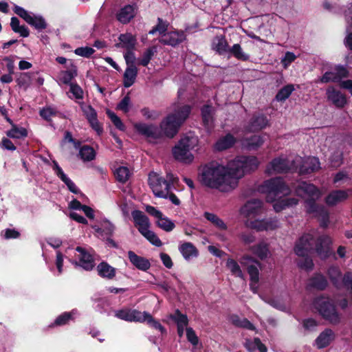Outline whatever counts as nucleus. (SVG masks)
<instances>
[{"instance_id": "1", "label": "nucleus", "mask_w": 352, "mask_h": 352, "mask_svg": "<svg viewBox=\"0 0 352 352\" xmlns=\"http://www.w3.org/2000/svg\"><path fill=\"white\" fill-rule=\"evenodd\" d=\"M258 165V158L252 155L237 156L227 166L212 161L202 166L198 178L205 186L227 191L234 188L232 183L236 185L238 179L256 170Z\"/></svg>"}, {"instance_id": "2", "label": "nucleus", "mask_w": 352, "mask_h": 352, "mask_svg": "<svg viewBox=\"0 0 352 352\" xmlns=\"http://www.w3.org/2000/svg\"><path fill=\"white\" fill-rule=\"evenodd\" d=\"M191 112V107L183 105L168 114L160 123L162 136L173 138L179 131L180 126L187 120Z\"/></svg>"}, {"instance_id": "3", "label": "nucleus", "mask_w": 352, "mask_h": 352, "mask_svg": "<svg viewBox=\"0 0 352 352\" xmlns=\"http://www.w3.org/2000/svg\"><path fill=\"white\" fill-rule=\"evenodd\" d=\"M314 309L322 319L331 324H338L341 321V315L338 312L334 300L324 294L316 297L313 301Z\"/></svg>"}, {"instance_id": "4", "label": "nucleus", "mask_w": 352, "mask_h": 352, "mask_svg": "<svg viewBox=\"0 0 352 352\" xmlns=\"http://www.w3.org/2000/svg\"><path fill=\"white\" fill-rule=\"evenodd\" d=\"M198 142L196 138L186 136L182 138L173 148L174 158L179 162L190 164L193 161L194 156L190 151L194 149Z\"/></svg>"}, {"instance_id": "5", "label": "nucleus", "mask_w": 352, "mask_h": 352, "mask_svg": "<svg viewBox=\"0 0 352 352\" xmlns=\"http://www.w3.org/2000/svg\"><path fill=\"white\" fill-rule=\"evenodd\" d=\"M298 166L294 160L289 161L286 158L276 157L273 159L267 167L269 173H287L297 172Z\"/></svg>"}, {"instance_id": "6", "label": "nucleus", "mask_w": 352, "mask_h": 352, "mask_svg": "<svg viewBox=\"0 0 352 352\" xmlns=\"http://www.w3.org/2000/svg\"><path fill=\"white\" fill-rule=\"evenodd\" d=\"M263 187L265 191L268 194L267 198L271 195L277 196L280 194H285L288 191V188L283 179L280 177L271 178L264 182Z\"/></svg>"}, {"instance_id": "7", "label": "nucleus", "mask_w": 352, "mask_h": 352, "mask_svg": "<svg viewBox=\"0 0 352 352\" xmlns=\"http://www.w3.org/2000/svg\"><path fill=\"white\" fill-rule=\"evenodd\" d=\"M316 197H309L305 200L306 211L309 214H314L316 216L321 217L322 219L321 226L326 228L329 221V212L323 206L316 204Z\"/></svg>"}, {"instance_id": "8", "label": "nucleus", "mask_w": 352, "mask_h": 352, "mask_svg": "<svg viewBox=\"0 0 352 352\" xmlns=\"http://www.w3.org/2000/svg\"><path fill=\"white\" fill-rule=\"evenodd\" d=\"M314 236L310 234H302L295 243L294 252L298 256H305L313 250Z\"/></svg>"}, {"instance_id": "9", "label": "nucleus", "mask_w": 352, "mask_h": 352, "mask_svg": "<svg viewBox=\"0 0 352 352\" xmlns=\"http://www.w3.org/2000/svg\"><path fill=\"white\" fill-rule=\"evenodd\" d=\"M331 238L327 234L319 236L316 241L315 250L318 256L322 259H326L331 255Z\"/></svg>"}, {"instance_id": "10", "label": "nucleus", "mask_w": 352, "mask_h": 352, "mask_svg": "<svg viewBox=\"0 0 352 352\" xmlns=\"http://www.w3.org/2000/svg\"><path fill=\"white\" fill-rule=\"evenodd\" d=\"M134 128L139 134L146 138L157 140L162 138L161 130L155 124L139 122L135 124Z\"/></svg>"}, {"instance_id": "11", "label": "nucleus", "mask_w": 352, "mask_h": 352, "mask_svg": "<svg viewBox=\"0 0 352 352\" xmlns=\"http://www.w3.org/2000/svg\"><path fill=\"white\" fill-rule=\"evenodd\" d=\"M186 40V36L183 30H174L167 32L159 42L164 45L175 47Z\"/></svg>"}, {"instance_id": "12", "label": "nucleus", "mask_w": 352, "mask_h": 352, "mask_svg": "<svg viewBox=\"0 0 352 352\" xmlns=\"http://www.w3.org/2000/svg\"><path fill=\"white\" fill-rule=\"evenodd\" d=\"M326 96L327 100L338 109H342L347 103L346 96L333 86L327 89Z\"/></svg>"}, {"instance_id": "13", "label": "nucleus", "mask_w": 352, "mask_h": 352, "mask_svg": "<svg viewBox=\"0 0 352 352\" xmlns=\"http://www.w3.org/2000/svg\"><path fill=\"white\" fill-rule=\"evenodd\" d=\"M294 190L296 195L301 197L308 196L309 197L318 198L320 195L318 188L313 184L307 182H299L295 186Z\"/></svg>"}, {"instance_id": "14", "label": "nucleus", "mask_w": 352, "mask_h": 352, "mask_svg": "<svg viewBox=\"0 0 352 352\" xmlns=\"http://www.w3.org/2000/svg\"><path fill=\"white\" fill-rule=\"evenodd\" d=\"M144 311L141 312L136 309H122L116 312L115 316L121 320L127 322H144L143 318Z\"/></svg>"}, {"instance_id": "15", "label": "nucleus", "mask_w": 352, "mask_h": 352, "mask_svg": "<svg viewBox=\"0 0 352 352\" xmlns=\"http://www.w3.org/2000/svg\"><path fill=\"white\" fill-rule=\"evenodd\" d=\"M319 159L316 157H309L302 161L298 166L297 171L300 175H308L318 171L320 168Z\"/></svg>"}, {"instance_id": "16", "label": "nucleus", "mask_w": 352, "mask_h": 352, "mask_svg": "<svg viewBox=\"0 0 352 352\" xmlns=\"http://www.w3.org/2000/svg\"><path fill=\"white\" fill-rule=\"evenodd\" d=\"M76 250L79 252V261L78 262H76V265L82 267L87 271L91 270L95 265L93 256L82 247L78 246Z\"/></svg>"}, {"instance_id": "17", "label": "nucleus", "mask_w": 352, "mask_h": 352, "mask_svg": "<svg viewBox=\"0 0 352 352\" xmlns=\"http://www.w3.org/2000/svg\"><path fill=\"white\" fill-rule=\"evenodd\" d=\"M263 203L258 199H252L247 201L243 207V212L245 213L248 217H254L261 214L263 211Z\"/></svg>"}, {"instance_id": "18", "label": "nucleus", "mask_w": 352, "mask_h": 352, "mask_svg": "<svg viewBox=\"0 0 352 352\" xmlns=\"http://www.w3.org/2000/svg\"><path fill=\"white\" fill-rule=\"evenodd\" d=\"M336 335L329 328L322 331L315 340V344L318 349L327 347L335 340Z\"/></svg>"}, {"instance_id": "19", "label": "nucleus", "mask_w": 352, "mask_h": 352, "mask_svg": "<svg viewBox=\"0 0 352 352\" xmlns=\"http://www.w3.org/2000/svg\"><path fill=\"white\" fill-rule=\"evenodd\" d=\"M265 140L261 135H252L241 139V144L243 148L248 151H256L260 148Z\"/></svg>"}, {"instance_id": "20", "label": "nucleus", "mask_w": 352, "mask_h": 352, "mask_svg": "<svg viewBox=\"0 0 352 352\" xmlns=\"http://www.w3.org/2000/svg\"><path fill=\"white\" fill-rule=\"evenodd\" d=\"M212 50L219 55H225L228 53L230 47L225 35H216L212 41Z\"/></svg>"}, {"instance_id": "21", "label": "nucleus", "mask_w": 352, "mask_h": 352, "mask_svg": "<svg viewBox=\"0 0 352 352\" xmlns=\"http://www.w3.org/2000/svg\"><path fill=\"white\" fill-rule=\"evenodd\" d=\"M268 120L264 114H254L251 118L247 129L250 131H260L266 127Z\"/></svg>"}, {"instance_id": "22", "label": "nucleus", "mask_w": 352, "mask_h": 352, "mask_svg": "<svg viewBox=\"0 0 352 352\" xmlns=\"http://www.w3.org/2000/svg\"><path fill=\"white\" fill-rule=\"evenodd\" d=\"M128 257L130 262L140 270L146 272L151 267V263L147 258L138 256L131 250L128 252Z\"/></svg>"}, {"instance_id": "23", "label": "nucleus", "mask_w": 352, "mask_h": 352, "mask_svg": "<svg viewBox=\"0 0 352 352\" xmlns=\"http://www.w3.org/2000/svg\"><path fill=\"white\" fill-rule=\"evenodd\" d=\"M349 195L346 190H335L331 191L325 198V202L329 206H333L346 200Z\"/></svg>"}, {"instance_id": "24", "label": "nucleus", "mask_w": 352, "mask_h": 352, "mask_svg": "<svg viewBox=\"0 0 352 352\" xmlns=\"http://www.w3.org/2000/svg\"><path fill=\"white\" fill-rule=\"evenodd\" d=\"M134 223L138 227V231H143L150 226L149 219L144 212L139 210H135L132 212Z\"/></svg>"}, {"instance_id": "25", "label": "nucleus", "mask_w": 352, "mask_h": 352, "mask_svg": "<svg viewBox=\"0 0 352 352\" xmlns=\"http://www.w3.org/2000/svg\"><path fill=\"white\" fill-rule=\"evenodd\" d=\"M97 272L99 276L109 280L113 279L116 274V269L106 261H102L98 265Z\"/></svg>"}, {"instance_id": "26", "label": "nucleus", "mask_w": 352, "mask_h": 352, "mask_svg": "<svg viewBox=\"0 0 352 352\" xmlns=\"http://www.w3.org/2000/svg\"><path fill=\"white\" fill-rule=\"evenodd\" d=\"M120 43L116 44V47H122L126 50H134L136 44L135 37L130 33L121 34L118 38Z\"/></svg>"}, {"instance_id": "27", "label": "nucleus", "mask_w": 352, "mask_h": 352, "mask_svg": "<svg viewBox=\"0 0 352 352\" xmlns=\"http://www.w3.org/2000/svg\"><path fill=\"white\" fill-rule=\"evenodd\" d=\"M138 70L135 64H131L125 69L123 75V85L126 88L131 87L136 79Z\"/></svg>"}, {"instance_id": "28", "label": "nucleus", "mask_w": 352, "mask_h": 352, "mask_svg": "<svg viewBox=\"0 0 352 352\" xmlns=\"http://www.w3.org/2000/svg\"><path fill=\"white\" fill-rule=\"evenodd\" d=\"M328 285L327 278L320 273H316L309 278V285L318 291H324Z\"/></svg>"}, {"instance_id": "29", "label": "nucleus", "mask_w": 352, "mask_h": 352, "mask_svg": "<svg viewBox=\"0 0 352 352\" xmlns=\"http://www.w3.org/2000/svg\"><path fill=\"white\" fill-rule=\"evenodd\" d=\"M249 250L262 261L267 258L270 253L269 245L265 241H261L256 245L250 246Z\"/></svg>"}, {"instance_id": "30", "label": "nucleus", "mask_w": 352, "mask_h": 352, "mask_svg": "<svg viewBox=\"0 0 352 352\" xmlns=\"http://www.w3.org/2000/svg\"><path fill=\"white\" fill-rule=\"evenodd\" d=\"M248 226L257 231H263L267 230H274L275 228L274 223L266 219H254L248 221Z\"/></svg>"}, {"instance_id": "31", "label": "nucleus", "mask_w": 352, "mask_h": 352, "mask_svg": "<svg viewBox=\"0 0 352 352\" xmlns=\"http://www.w3.org/2000/svg\"><path fill=\"white\" fill-rule=\"evenodd\" d=\"M134 16V7L128 4L120 9L116 15V18L122 23L126 24L128 23Z\"/></svg>"}, {"instance_id": "32", "label": "nucleus", "mask_w": 352, "mask_h": 352, "mask_svg": "<svg viewBox=\"0 0 352 352\" xmlns=\"http://www.w3.org/2000/svg\"><path fill=\"white\" fill-rule=\"evenodd\" d=\"M236 142V138L231 133H228L225 136L219 138L215 144V148L219 151H222L232 147Z\"/></svg>"}, {"instance_id": "33", "label": "nucleus", "mask_w": 352, "mask_h": 352, "mask_svg": "<svg viewBox=\"0 0 352 352\" xmlns=\"http://www.w3.org/2000/svg\"><path fill=\"white\" fill-rule=\"evenodd\" d=\"M68 69L63 71L60 74V80L65 85H69L72 82V79L77 76V67L73 63L70 62L69 66H66Z\"/></svg>"}, {"instance_id": "34", "label": "nucleus", "mask_w": 352, "mask_h": 352, "mask_svg": "<svg viewBox=\"0 0 352 352\" xmlns=\"http://www.w3.org/2000/svg\"><path fill=\"white\" fill-rule=\"evenodd\" d=\"M179 250L186 260L192 257H197L199 254L197 248L190 242H184L179 247Z\"/></svg>"}, {"instance_id": "35", "label": "nucleus", "mask_w": 352, "mask_h": 352, "mask_svg": "<svg viewBox=\"0 0 352 352\" xmlns=\"http://www.w3.org/2000/svg\"><path fill=\"white\" fill-rule=\"evenodd\" d=\"M212 107L208 104H204L201 109V118L204 126L206 128H211L213 126Z\"/></svg>"}, {"instance_id": "36", "label": "nucleus", "mask_w": 352, "mask_h": 352, "mask_svg": "<svg viewBox=\"0 0 352 352\" xmlns=\"http://www.w3.org/2000/svg\"><path fill=\"white\" fill-rule=\"evenodd\" d=\"M76 314L75 310H72V311H65L60 314L55 319L54 322L51 324L49 327H60L68 324L70 321L74 320V315Z\"/></svg>"}, {"instance_id": "37", "label": "nucleus", "mask_w": 352, "mask_h": 352, "mask_svg": "<svg viewBox=\"0 0 352 352\" xmlns=\"http://www.w3.org/2000/svg\"><path fill=\"white\" fill-rule=\"evenodd\" d=\"M6 135L12 139H23L28 136V130L24 127H19L16 124H13L12 128L6 131Z\"/></svg>"}, {"instance_id": "38", "label": "nucleus", "mask_w": 352, "mask_h": 352, "mask_svg": "<svg viewBox=\"0 0 352 352\" xmlns=\"http://www.w3.org/2000/svg\"><path fill=\"white\" fill-rule=\"evenodd\" d=\"M178 182L179 178L171 173H168L166 175V178H157V185L160 186H164L166 190L170 189L171 185L177 184Z\"/></svg>"}, {"instance_id": "39", "label": "nucleus", "mask_w": 352, "mask_h": 352, "mask_svg": "<svg viewBox=\"0 0 352 352\" xmlns=\"http://www.w3.org/2000/svg\"><path fill=\"white\" fill-rule=\"evenodd\" d=\"M228 54L233 56L237 60L242 61H247L250 58V56L243 52L241 45L239 43L234 44L230 47Z\"/></svg>"}, {"instance_id": "40", "label": "nucleus", "mask_w": 352, "mask_h": 352, "mask_svg": "<svg viewBox=\"0 0 352 352\" xmlns=\"http://www.w3.org/2000/svg\"><path fill=\"white\" fill-rule=\"evenodd\" d=\"M143 318H144V322H146L151 327L159 330L162 335L166 334L165 327L162 326L158 320H156L148 312L144 311Z\"/></svg>"}, {"instance_id": "41", "label": "nucleus", "mask_w": 352, "mask_h": 352, "mask_svg": "<svg viewBox=\"0 0 352 352\" xmlns=\"http://www.w3.org/2000/svg\"><path fill=\"white\" fill-rule=\"evenodd\" d=\"M327 274L333 284V285L337 288H341L340 277L342 274L340 270L336 267H330L328 269Z\"/></svg>"}, {"instance_id": "42", "label": "nucleus", "mask_w": 352, "mask_h": 352, "mask_svg": "<svg viewBox=\"0 0 352 352\" xmlns=\"http://www.w3.org/2000/svg\"><path fill=\"white\" fill-rule=\"evenodd\" d=\"M294 90V85L288 84L285 85L277 92L275 98L277 101L283 102L290 96Z\"/></svg>"}, {"instance_id": "43", "label": "nucleus", "mask_w": 352, "mask_h": 352, "mask_svg": "<svg viewBox=\"0 0 352 352\" xmlns=\"http://www.w3.org/2000/svg\"><path fill=\"white\" fill-rule=\"evenodd\" d=\"M169 23L166 21H164L162 18H157V24L153 27V28L148 32L149 34H155L156 32H159L162 37L167 33Z\"/></svg>"}, {"instance_id": "44", "label": "nucleus", "mask_w": 352, "mask_h": 352, "mask_svg": "<svg viewBox=\"0 0 352 352\" xmlns=\"http://www.w3.org/2000/svg\"><path fill=\"white\" fill-rule=\"evenodd\" d=\"M79 155L83 161L90 162L95 159L96 151L89 145H83L80 148Z\"/></svg>"}, {"instance_id": "45", "label": "nucleus", "mask_w": 352, "mask_h": 352, "mask_svg": "<svg viewBox=\"0 0 352 352\" xmlns=\"http://www.w3.org/2000/svg\"><path fill=\"white\" fill-rule=\"evenodd\" d=\"M226 267L230 270L232 275L242 279L244 278V274L239 265L234 259L229 258L226 261Z\"/></svg>"}, {"instance_id": "46", "label": "nucleus", "mask_w": 352, "mask_h": 352, "mask_svg": "<svg viewBox=\"0 0 352 352\" xmlns=\"http://www.w3.org/2000/svg\"><path fill=\"white\" fill-rule=\"evenodd\" d=\"M299 258L296 260L297 265L299 268L306 271H311L313 270L314 264L312 258L309 254L305 256H298Z\"/></svg>"}, {"instance_id": "47", "label": "nucleus", "mask_w": 352, "mask_h": 352, "mask_svg": "<svg viewBox=\"0 0 352 352\" xmlns=\"http://www.w3.org/2000/svg\"><path fill=\"white\" fill-rule=\"evenodd\" d=\"M204 217L219 229L221 230H226L227 229L226 224L217 215L206 212L204 213Z\"/></svg>"}, {"instance_id": "48", "label": "nucleus", "mask_w": 352, "mask_h": 352, "mask_svg": "<svg viewBox=\"0 0 352 352\" xmlns=\"http://www.w3.org/2000/svg\"><path fill=\"white\" fill-rule=\"evenodd\" d=\"M140 233L153 245L157 247H160L162 245L161 240L156 234L154 232L149 230L148 228H146L143 231L140 230Z\"/></svg>"}, {"instance_id": "49", "label": "nucleus", "mask_w": 352, "mask_h": 352, "mask_svg": "<svg viewBox=\"0 0 352 352\" xmlns=\"http://www.w3.org/2000/svg\"><path fill=\"white\" fill-rule=\"evenodd\" d=\"M155 52L156 47L155 46L146 49V51L143 53L142 58L139 60L138 64L142 66L146 67L150 63L151 60L153 58Z\"/></svg>"}, {"instance_id": "50", "label": "nucleus", "mask_w": 352, "mask_h": 352, "mask_svg": "<svg viewBox=\"0 0 352 352\" xmlns=\"http://www.w3.org/2000/svg\"><path fill=\"white\" fill-rule=\"evenodd\" d=\"M170 318L174 321L177 325H188V319L186 314H182L177 309L174 314L170 315Z\"/></svg>"}, {"instance_id": "51", "label": "nucleus", "mask_w": 352, "mask_h": 352, "mask_svg": "<svg viewBox=\"0 0 352 352\" xmlns=\"http://www.w3.org/2000/svg\"><path fill=\"white\" fill-rule=\"evenodd\" d=\"M115 177L116 179L122 184L126 182L129 178V168L125 166H120L116 170Z\"/></svg>"}, {"instance_id": "52", "label": "nucleus", "mask_w": 352, "mask_h": 352, "mask_svg": "<svg viewBox=\"0 0 352 352\" xmlns=\"http://www.w3.org/2000/svg\"><path fill=\"white\" fill-rule=\"evenodd\" d=\"M156 223L159 228L166 232H170L175 227V223L172 221H170L168 217H164V216L162 219H158Z\"/></svg>"}, {"instance_id": "53", "label": "nucleus", "mask_w": 352, "mask_h": 352, "mask_svg": "<svg viewBox=\"0 0 352 352\" xmlns=\"http://www.w3.org/2000/svg\"><path fill=\"white\" fill-rule=\"evenodd\" d=\"M245 267L247 268V272L250 275V282L258 283L259 281V271L258 267H259V265L250 264Z\"/></svg>"}, {"instance_id": "54", "label": "nucleus", "mask_w": 352, "mask_h": 352, "mask_svg": "<svg viewBox=\"0 0 352 352\" xmlns=\"http://www.w3.org/2000/svg\"><path fill=\"white\" fill-rule=\"evenodd\" d=\"M28 23L38 30H42L47 28V23L41 16H32V22H28Z\"/></svg>"}, {"instance_id": "55", "label": "nucleus", "mask_w": 352, "mask_h": 352, "mask_svg": "<svg viewBox=\"0 0 352 352\" xmlns=\"http://www.w3.org/2000/svg\"><path fill=\"white\" fill-rule=\"evenodd\" d=\"M106 113L118 129L122 131L125 130L124 124L122 122L121 119L114 112L107 109Z\"/></svg>"}, {"instance_id": "56", "label": "nucleus", "mask_w": 352, "mask_h": 352, "mask_svg": "<svg viewBox=\"0 0 352 352\" xmlns=\"http://www.w3.org/2000/svg\"><path fill=\"white\" fill-rule=\"evenodd\" d=\"M115 226L109 221L105 222L102 228L96 230V232L107 237L111 236L114 232Z\"/></svg>"}, {"instance_id": "57", "label": "nucleus", "mask_w": 352, "mask_h": 352, "mask_svg": "<svg viewBox=\"0 0 352 352\" xmlns=\"http://www.w3.org/2000/svg\"><path fill=\"white\" fill-rule=\"evenodd\" d=\"M31 76L28 72L20 73L16 79L17 85L26 89L30 84Z\"/></svg>"}, {"instance_id": "58", "label": "nucleus", "mask_w": 352, "mask_h": 352, "mask_svg": "<svg viewBox=\"0 0 352 352\" xmlns=\"http://www.w3.org/2000/svg\"><path fill=\"white\" fill-rule=\"evenodd\" d=\"M13 10L16 14L22 18L26 23L32 22V16L23 8L14 6Z\"/></svg>"}, {"instance_id": "59", "label": "nucleus", "mask_w": 352, "mask_h": 352, "mask_svg": "<svg viewBox=\"0 0 352 352\" xmlns=\"http://www.w3.org/2000/svg\"><path fill=\"white\" fill-rule=\"evenodd\" d=\"M94 52L95 50L90 47H80L74 50L76 55L85 58H89Z\"/></svg>"}, {"instance_id": "60", "label": "nucleus", "mask_w": 352, "mask_h": 352, "mask_svg": "<svg viewBox=\"0 0 352 352\" xmlns=\"http://www.w3.org/2000/svg\"><path fill=\"white\" fill-rule=\"evenodd\" d=\"M335 71V74L338 82H339L342 78H347L349 76V71L343 65L336 66Z\"/></svg>"}, {"instance_id": "61", "label": "nucleus", "mask_w": 352, "mask_h": 352, "mask_svg": "<svg viewBox=\"0 0 352 352\" xmlns=\"http://www.w3.org/2000/svg\"><path fill=\"white\" fill-rule=\"evenodd\" d=\"M69 86V91L76 99L83 98V90L77 83H70Z\"/></svg>"}, {"instance_id": "62", "label": "nucleus", "mask_w": 352, "mask_h": 352, "mask_svg": "<svg viewBox=\"0 0 352 352\" xmlns=\"http://www.w3.org/2000/svg\"><path fill=\"white\" fill-rule=\"evenodd\" d=\"M186 331L188 341L193 346H197L199 342V338L193 329L191 327H186Z\"/></svg>"}, {"instance_id": "63", "label": "nucleus", "mask_w": 352, "mask_h": 352, "mask_svg": "<svg viewBox=\"0 0 352 352\" xmlns=\"http://www.w3.org/2000/svg\"><path fill=\"white\" fill-rule=\"evenodd\" d=\"M56 111L51 107L43 108L40 110L39 114L41 118L47 122L51 121V117L56 115Z\"/></svg>"}, {"instance_id": "64", "label": "nucleus", "mask_w": 352, "mask_h": 352, "mask_svg": "<svg viewBox=\"0 0 352 352\" xmlns=\"http://www.w3.org/2000/svg\"><path fill=\"white\" fill-rule=\"evenodd\" d=\"M131 98L129 94L126 95L118 104L117 109L127 113L129 111V104Z\"/></svg>"}]
</instances>
